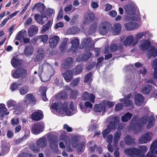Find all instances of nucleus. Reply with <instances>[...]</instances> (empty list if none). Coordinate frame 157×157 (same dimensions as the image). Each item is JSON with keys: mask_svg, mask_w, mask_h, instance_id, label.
Masks as SVG:
<instances>
[{"mask_svg": "<svg viewBox=\"0 0 157 157\" xmlns=\"http://www.w3.org/2000/svg\"><path fill=\"white\" fill-rule=\"evenodd\" d=\"M52 109L56 110L59 112L62 111L67 116H71L77 112V110L74 105L73 101L70 103V108L71 111L70 110L68 107V103L65 102L63 105L61 101L52 103L51 105Z\"/></svg>", "mask_w": 157, "mask_h": 157, "instance_id": "nucleus-1", "label": "nucleus"}, {"mask_svg": "<svg viewBox=\"0 0 157 157\" xmlns=\"http://www.w3.org/2000/svg\"><path fill=\"white\" fill-rule=\"evenodd\" d=\"M147 147L141 145L138 148L132 147L125 149L124 152L131 157H145L144 154L147 151Z\"/></svg>", "mask_w": 157, "mask_h": 157, "instance_id": "nucleus-2", "label": "nucleus"}, {"mask_svg": "<svg viewBox=\"0 0 157 157\" xmlns=\"http://www.w3.org/2000/svg\"><path fill=\"white\" fill-rule=\"evenodd\" d=\"M124 8L127 13L130 15H133L132 16L130 17L128 16V18L130 19V20L136 21L140 18L139 14L137 13L135 14V13L137 9V6L134 4H130L124 6Z\"/></svg>", "mask_w": 157, "mask_h": 157, "instance_id": "nucleus-3", "label": "nucleus"}, {"mask_svg": "<svg viewBox=\"0 0 157 157\" xmlns=\"http://www.w3.org/2000/svg\"><path fill=\"white\" fill-rule=\"evenodd\" d=\"M109 118L111 120V121L107 126V128L102 132L104 138L110 133L111 129H114L117 127V123L120 121L119 118L118 117L111 116L109 117Z\"/></svg>", "mask_w": 157, "mask_h": 157, "instance_id": "nucleus-4", "label": "nucleus"}, {"mask_svg": "<svg viewBox=\"0 0 157 157\" xmlns=\"http://www.w3.org/2000/svg\"><path fill=\"white\" fill-rule=\"evenodd\" d=\"M44 128V124L43 123L34 124L32 128V132L34 134L37 135L42 132Z\"/></svg>", "mask_w": 157, "mask_h": 157, "instance_id": "nucleus-5", "label": "nucleus"}, {"mask_svg": "<svg viewBox=\"0 0 157 157\" xmlns=\"http://www.w3.org/2000/svg\"><path fill=\"white\" fill-rule=\"evenodd\" d=\"M110 26V24L107 22L101 23L98 28L99 33L102 35L107 34L109 31Z\"/></svg>", "mask_w": 157, "mask_h": 157, "instance_id": "nucleus-6", "label": "nucleus"}, {"mask_svg": "<svg viewBox=\"0 0 157 157\" xmlns=\"http://www.w3.org/2000/svg\"><path fill=\"white\" fill-rule=\"evenodd\" d=\"M138 43V40L135 39L134 37L132 35L128 36L124 42V45L125 46H135Z\"/></svg>", "mask_w": 157, "mask_h": 157, "instance_id": "nucleus-7", "label": "nucleus"}, {"mask_svg": "<svg viewBox=\"0 0 157 157\" xmlns=\"http://www.w3.org/2000/svg\"><path fill=\"white\" fill-rule=\"evenodd\" d=\"M152 133L151 132L146 133L140 137L138 140L139 143L143 144L150 141L152 138Z\"/></svg>", "mask_w": 157, "mask_h": 157, "instance_id": "nucleus-8", "label": "nucleus"}, {"mask_svg": "<svg viewBox=\"0 0 157 157\" xmlns=\"http://www.w3.org/2000/svg\"><path fill=\"white\" fill-rule=\"evenodd\" d=\"M36 102L34 97L31 94H27L24 97L23 103L24 105H28L30 103L34 104Z\"/></svg>", "mask_w": 157, "mask_h": 157, "instance_id": "nucleus-9", "label": "nucleus"}, {"mask_svg": "<svg viewBox=\"0 0 157 157\" xmlns=\"http://www.w3.org/2000/svg\"><path fill=\"white\" fill-rule=\"evenodd\" d=\"M60 140L64 142L66 144V146L67 147V149L69 151L72 150V149L70 148V140L68 137H67L65 132H62L60 137Z\"/></svg>", "mask_w": 157, "mask_h": 157, "instance_id": "nucleus-10", "label": "nucleus"}, {"mask_svg": "<svg viewBox=\"0 0 157 157\" xmlns=\"http://www.w3.org/2000/svg\"><path fill=\"white\" fill-rule=\"evenodd\" d=\"M26 73V71L22 68L17 69L15 71L13 74V76L15 78H18L24 77Z\"/></svg>", "mask_w": 157, "mask_h": 157, "instance_id": "nucleus-11", "label": "nucleus"}, {"mask_svg": "<svg viewBox=\"0 0 157 157\" xmlns=\"http://www.w3.org/2000/svg\"><path fill=\"white\" fill-rule=\"evenodd\" d=\"M31 118L35 121H39L43 119V112L40 110L33 113L31 116Z\"/></svg>", "mask_w": 157, "mask_h": 157, "instance_id": "nucleus-12", "label": "nucleus"}, {"mask_svg": "<svg viewBox=\"0 0 157 157\" xmlns=\"http://www.w3.org/2000/svg\"><path fill=\"white\" fill-rule=\"evenodd\" d=\"M59 40V38L57 36H54L50 38L49 41L50 47L51 48L55 47L58 44Z\"/></svg>", "mask_w": 157, "mask_h": 157, "instance_id": "nucleus-13", "label": "nucleus"}, {"mask_svg": "<svg viewBox=\"0 0 157 157\" xmlns=\"http://www.w3.org/2000/svg\"><path fill=\"white\" fill-rule=\"evenodd\" d=\"M157 148V140H155L151 144L150 148V151L146 155V157H157V156L154 155V151Z\"/></svg>", "mask_w": 157, "mask_h": 157, "instance_id": "nucleus-14", "label": "nucleus"}, {"mask_svg": "<svg viewBox=\"0 0 157 157\" xmlns=\"http://www.w3.org/2000/svg\"><path fill=\"white\" fill-rule=\"evenodd\" d=\"M124 26L125 29L128 31L133 30L139 27V25L134 22L126 23L124 24Z\"/></svg>", "mask_w": 157, "mask_h": 157, "instance_id": "nucleus-15", "label": "nucleus"}, {"mask_svg": "<svg viewBox=\"0 0 157 157\" xmlns=\"http://www.w3.org/2000/svg\"><path fill=\"white\" fill-rule=\"evenodd\" d=\"M95 96L92 94H89L86 91L84 92L82 96V98L84 100H89L93 103L94 102Z\"/></svg>", "mask_w": 157, "mask_h": 157, "instance_id": "nucleus-16", "label": "nucleus"}, {"mask_svg": "<svg viewBox=\"0 0 157 157\" xmlns=\"http://www.w3.org/2000/svg\"><path fill=\"white\" fill-rule=\"evenodd\" d=\"M34 18L36 21L40 25H42L45 23L48 20V18L43 15H40L36 14L34 15Z\"/></svg>", "mask_w": 157, "mask_h": 157, "instance_id": "nucleus-17", "label": "nucleus"}, {"mask_svg": "<svg viewBox=\"0 0 157 157\" xmlns=\"http://www.w3.org/2000/svg\"><path fill=\"white\" fill-rule=\"evenodd\" d=\"M47 144L46 138L44 136L42 137L38 140L36 142V145L40 148L44 147Z\"/></svg>", "mask_w": 157, "mask_h": 157, "instance_id": "nucleus-18", "label": "nucleus"}, {"mask_svg": "<svg viewBox=\"0 0 157 157\" xmlns=\"http://www.w3.org/2000/svg\"><path fill=\"white\" fill-rule=\"evenodd\" d=\"M121 29V25L120 23H116L112 27L111 32L114 35H117L120 33Z\"/></svg>", "mask_w": 157, "mask_h": 157, "instance_id": "nucleus-19", "label": "nucleus"}, {"mask_svg": "<svg viewBox=\"0 0 157 157\" xmlns=\"http://www.w3.org/2000/svg\"><path fill=\"white\" fill-rule=\"evenodd\" d=\"M38 31V27L35 25H31L28 30L29 37H32L36 34Z\"/></svg>", "mask_w": 157, "mask_h": 157, "instance_id": "nucleus-20", "label": "nucleus"}, {"mask_svg": "<svg viewBox=\"0 0 157 157\" xmlns=\"http://www.w3.org/2000/svg\"><path fill=\"white\" fill-rule=\"evenodd\" d=\"M91 42V40L90 38L83 39L81 43V48H83L86 46L89 48L92 47L93 46V44L90 43Z\"/></svg>", "mask_w": 157, "mask_h": 157, "instance_id": "nucleus-21", "label": "nucleus"}, {"mask_svg": "<svg viewBox=\"0 0 157 157\" xmlns=\"http://www.w3.org/2000/svg\"><path fill=\"white\" fill-rule=\"evenodd\" d=\"M73 63V59L72 58H68L63 63L61 67L65 69H68L70 68Z\"/></svg>", "mask_w": 157, "mask_h": 157, "instance_id": "nucleus-22", "label": "nucleus"}, {"mask_svg": "<svg viewBox=\"0 0 157 157\" xmlns=\"http://www.w3.org/2000/svg\"><path fill=\"white\" fill-rule=\"evenodd\" d=\"M65 81L67 82H70L73 78V73L71 71H67L63 74Z\"/></svg>", "mask_w": 157, "mask_h": 157, "instance_id": "nucleus-23", "label": "nucleus"}, {"mask_svg": "<svg viewBox=\"0 0 157 157\" xmlns=\"http://www.w3.org/2000/svg\"><path fill=\"white\" fill-rule=\"evenodd\" d=\"M44 53L43 50L41 49H39L37 51L36 57L34 59V62L41 60L44 57Z\"/></svg>", "mask_w": 157, "mask_h": 157, "instance_id": "nucleus-24", "label": "nucleus"}, {"mask_svg": "<svg viewBox=\"0 0 157 157\" xmlns=\"http://www.w3.org/2000/svg\"><path fill=\"white\" fill-rule=\"evenodd\" d=\"M27 35L26 31L25 30H22L17 33L16 36L15 40L20 41L23 40Z\"/></svg>", "mask_w": 157, "mask_h": 157, "instance_id": "nucleus-25", "label": "nucleus"}, {"mask_svg": "<svg viewBox=\"0 0 157 157\" xmlns=\"http://www.w3.org/2000/svg\"><path fill=\"white\" fill-rule=\"evenodd\" d=\"M150 45V41L146 40H144L142 42L140 47L141 49L145 51L149 48Z\"/></svg>", "mask_w": 157, "mask_h": 157, "instance_id": "nucleus-26", "label": "nucleus"}, {"mask_svg": "<svg viewBox=\"0 0 157 157\" xmlns=\"http://www.w3.org/2000/svg\"><path fill=\"white\" fill-rule=\"evenodd\" d=\"M131 95V94H129L127 97L124 98V99H120V101H124V106H131L132 104V101L129 99V98H130Z\"/></svg>", "mask_w": 157, "mask_h": 157, "instance_id": "nucleus-27", "label": "nucleus"}, {"mask_svg": "<svg viewBox=\"0 0 157 157\" xmlns=\"http://www.w3.org/2000/svg\"><path fill=\"white\" fill-rule=\"evenodd\" d=\"M34 50L32 46H27L25 47L23 54L27 56H31L33 55Z\"/></svg>", "mask_w": 157, "mask_h": 157, "instance_id": "nucleus-28", "label": "nucleus"}, {"mask_svg": "<svg viewBox=\"0 0 157 157\" xmlns=\"http://www.w3.org/2000/svg\"><path fill=\"white\" fill-rule=\"evenodd\" d=\"M71 43L72 44L71 50L74 52H75L78 48L79 41L78 39L76 38L72 40Z\"/></svg>", "mask_w": 157, "mask_h": 157, "instance_id": "nucleus-29", "label": "nucleus"}, {"mask_svg": "<svg viewBox=\"0 0 157 157\" xmlns=\"http://www.w3.org/2000/svg\"><path fill=\"white\" fill-rule=\"evenodd\" d=\"M134 99L135 104L139 106L143 101V97L142 95L138 94L135 95Z\"/></svg>", "mask_w": 157, "mask_h": 157, "instance_id": "nucleus-30", "label": "nucleus"}, {"mask_svg": "<svg viewBox=\"0 0 157 157\" xmlns=\"http://www.w3.org/2000/svg\"><path fill=\"white\" fill-rule=\"evenodd\" d=\"M9 112H7V109L5 107V105L3 104H0V114L2 117H4L5 115H7Z\"/></svg>", "mask_w": 157, "mask_h": 157, "instance_id": "nucleus-31", "label": "nucleus"}, {"mask_svg": "<svg viewBox=\"0 0 157 157\" xmlns=\"http://www.w3.org/2000/svg\"><path fill=\"white\" fill-rule=\"evenodd\" d=\"M44 7L45 6L43 4L37 3L33 7L32 10L34 11L35 9H36L37 11H39L40 12H41L43 10Z\"/></svg>", "mask_w": 157, "mask_h": 157, "instance_id": "nucleus-32", "label": "nucleus"}, {"mask_svg": "<svg viewBox=\"0 0 157 157\" xmlns=\"http://www.w3.org/2000/svg\"><path fill=\"white\" fill-rule=\"evenodd\" d=\"M47 89V87L45 86L41 87L40 88V91L41 93L42 99L45 101L48 100V99L46 97V92Z\"/></svg>", "mask_w": 157, "mask_h": 157, "instance_id": "nucleus-33", "label": "nucleus"}, {"mask_svg": "<svg viewBox=\"0 0 157 157\" xmlns=\"http://www.w3.org/2000/svg\"><path fill=\"white\" fill-rule=\"evenodd\" d=\"M94 14L93 13H90L85 15V22L89 24L94 20Z\"/></svg>", "mask_w": 157, "mask_h": 157, "instance_id": "nucleus-34", "label": "nucleus"}, {"mask_svg": "<svg viewBox=\"0 0 157 157\" xmlns=\"http://www.w3.org/2000/svg\"><path fill=\"white\" fill-rule=\"evenodd\" d=\"M148 58H150L152 56L155 57L157 56L156 49L154 46L151 47L147 53Z\"/></svg>", "mask_w": 157, "mask_h": 157, "instance_id": "nucleus-35", "label": "nucleus"}, {"mask_svg": "<svg viewBox=\"0 0 157 157\" xmlns=\"http://www.w3.org/2000/svg\"><path fill=\"white\" fill-rule=\"evenodd\" d=\"M7 105L8 108L12 107V109H17V108L16 102L12 100L8 101L7 102Z\"/></svg>", "mask_w": 157, "mask_h": 157, "instance_id": "nucleus-36", "label": "nucleus"}, {"mask_svg": "<svg viewBox=\"0 0 157 157\" xmlns=\"http://www.w3.org/2000/svg\"><path fill=\"white\" fill-rule=\"evenodd\" d=\"M80 139V136H74L72 138L71 144L73 147H75L78 145Z\"/></svg>", "mask_w": 157, "mask_h": 157, "instance_id": "nucleus-37", "label": "nucleus"}, {"mask_svg": "<svg viewBox=\"0 0 157 157\" xmlns=\"http://www.w3.org/2000/svg\"><path fill=\"white\" fill-rule=\"evenodd\" d=\"M104 109V111L105 109V108L103 105V104H96L95 105L94 108V111L97 112H100Z\"/></svg>", "mask_w": 157, "mask_h": 157, "instance_id": "nucleus-38", "label": "nucleus"}, {"mask_svg": "<svg viewBox=\"0 0 157 157\" xmlns=\"http://www.w3.org/2000/svg\"><path fill=\"white\" fill-rule=\"evenodd\" d=\"M121 135V132L119 131H117L114 134L113 143L115 144V146L120 139Z\"/></svg>", "mask_w": 157, "mask_h": 157, "instance_id": "nucleus-39", "label": "nucleus"}, {"mask_svg": "<svg viewBox=\"0 0 157 157\" xmlns=\"http://www.w3.org/2000/svg\"><path fill=\"white\" fill-rule=\"evenodd\" d=\"M152 89V86L150 85H144L143 86L142 91L143 93L148 94Z\"/></svg>", "mask_w": 157, "mask_h": 157, "instance_id": "nucleus-40", "label": "nucleus"}, {"mask_svg": "<svg viewBox=\"0 0 157 157\" xmlns=\"http://www.w3.org/2000/svg\"><path fill=\"white\" fill-rule=\"evenodd\" d=\"M79 31V29L76 27L71 28L68 29L67 32L66 33L67 34H74L78 32Z\"/></svg>", "mask_w": 157, "mask_h": 157, "instance_id": "nucleus-41", "label": "nucleus"}, {"mask_svg": "<svg viewBox=\"0 0 157 157\" xmlns=\"http://www.w3.org/2000/svg\"><path fill=\"white\" fill-rule=\"evenodd\" d=\"M132 116V114L128 112L121 117L122 121L124 122H127L130 119Z\"/></svg>", "mask_w": 157, "mask_h": 157, "instance_id": "nucleus-42", "label": "nucleus"}, {"mask_svg": "<svg viewBox=\"0 0 157 157\" xmlns=\"http://www.w3.org/2000/svg\"><path fill=\"white\" fill-rule=\"evenodd\" d=\"M124 140L126 144L128 145L133 143L134 141V139L129 135H128L124 137Z\"/></svg>", "mask_w": 157, "mask_h": 157, "instance_id": "nucleus-43", "label": "nucleus"}, {"mask_svg": "<svg viewBox=\"0 0 157 157\" xmlns=\"http://www.w3.org/2000/svg\"><path fill=\"white\" fill-rule=\"evenodd\" d=\"M29 88L28 86H24L19 89L20 94L21 95H24L27 93L29 91Z\"/></svg>", "mask_w": 157, "mask_h": 157, "instance_id": "nucleus-44", "label": "nucleus"}, {"mask_svg": "<svg viewBox=\"0 0 157 157\" xmlns=\"http://www.w3.org/2000/svg\"><path fill=\"white\" fill-rule=\"evenodd\" d=\"M102 104L105 107H111L115 104L114 101H110L107 100H104L102 101Z\"/></svg>", "mask_w": 157, "mask_h": 157, "instance_id": "nucleus-45", "label": "nucleus"}, {"mask_svg": "<svg viewBox=\"0 0 157 157\" xmlns=\"http://www.w3.org/2000/svg\"><path fill=\"white\" fill-rule=\"evenodd\" d=\"M20 61L16 59L15 57H13L11 59V63L14 67H16L20 64Z\"/></svg>", "mask_w": 157, "mask_h": 157, "instance_id": "nucleus-46", "label": "nucleus"}, {"mask_svg": "<svg viewBox=\"0 0 157 157\" xmlns=\"http://www.w3.org/2000/svg\"><path fill=\"white\" fill-rule=\"evenodd\" d=\"M155 121V119L152 116H151L149 118L148 123L147 125V128H151L152 126Z\"/></svg>", "mask_w": 157, "mask_h": 157, "instance_id": "nucleus-47", "label": "nucleus"}, {"mask_svg": "<svg viewBox=\"0 0 157 157\" xmlns=\"http://www.w3.org/2000/svg\"><path fill=\"white\" fill-rule=\"evenodd\" d=\"M30 147L31 149L34 152L37 153L39 152L40 150V148L39 147L35 146L34 144L32 143L30 145Z\"/></svg>", "mask_w": 157, "mask_h": 157, "instance_id": "nucleus-48", "label": "nucleus"}, {"mask_svg": "<svg viewBox=\"0 0 157 157\" xmlns=\"http://www.w3.org/2000/svg\"><path fill=\"white\" fill-rule=\"evenodd\" d=\"M50 21H48L45 25H43L42 27V33H44L48 30L49 29L50 26Z\"/></svg>", "mask_w": 157, "mask_h": 157, "instance_id": "nucleus-49", "label": "nucleus"}, {"mask_svg": "<svg viewBox=\"0 0 157 157\" xmlns=\"http://www.w3.org/2000/svg\"><path fill=\"white\" fill-rule=\"evenodd\" d=\"M90 52H87L82 55L81 56V60L82 61L86 60L90 57Z\"/></svg>", "mask_w": 157, "mask_h": 157, "instance_id": "nucleus-50", "label": "nucleus"}, {"mask_svg": "<svg viewBox=\"0 0 157 157\" xmlns=\"http://www.w3.org/2000/svg\"><path fill=\"white\" fill-rule=\"evenodd\" d=\"M82 70V68L81 65L77 66L74 69L73 72L75 74L80 73Z\"/></svg>", "mask_w": 157, "mask_h": 157, "instance_id": "nucleus-51", "label": "nucleus"}, {"mask_svg": "<svg viewBox=\"0 0 157 157\" xmlns=\"http://www.w3.org/2000/svg\"><path fill=\"white\" fill-rule=\"evenodd\" d=\"M92 76V72H90L86 76L85 78L84 82L87 83L90 82L92 80L91 77Z\"/></svg>", "mask_w": 157, "mask_h": 157, "instance_id": "nucleus-52", "label": "nucleus"}, {"mask_svg": "<svg viewBox=\"0 0 157 157\" xmlns=\"http://www.w3.org/2000/svg\"><path fill=\"white\" fill-rule=\"evenodd\" d=\"M57 96V98L59 99H64L67 97V95L64 91L60 92Z\"/></svg>", "mask_w": 157, "mask_h": 157, "instance_id": "nucleus-53", "label": "nucleus"}, {"mask_svg": "<svg viewBox=\"0 0 157 157\" xmlns=\"http://www.w3.org/2000/svg\"><path fill=\"white\" fill-rule=\"evenodd\" d=\"M80 80V78H76L70 83L71 86L73 87H75L77 85Z\"/></svg>", "mask_w": 157, "mask_h": 157, "instance_id": "nucleus-54", "label": "nucleus"}, {"mask_svg": "<svg viewBox=\"0 0 157 157\" xmlns=\"http://www.w3.org/2000/svg\"><path fill=\"white\" fill-rule=\"evenodd\" d=\"M78 94V91L76 90H71L70 92L71 96L72 99H76Z\"/></svg>", "mask_w": 157, "mask_h": 157, "instance_id": "nucleus-55", "label": "nucleus"}, {"mask_svg": "<svg viewBox=\"0 0 157 157\" xmlns=\"http://www.w3.org/2000/svg\"><path fill=\"white\" fill-rule=\"evenodd\" d=\"M85 146V144L82 142L78 144L77 146V151L78 152H82Z\"/></svg>", "mask_w": 157, "mask_h": 157, "instance_id": "nucleus-56", "label": "nucleus"}, {"mask_svg": "<svg viewBox=\"0 0 157 157\" xmlns=\"http://www.w3.org/2000/svg\"><path fill=\"white\" fill-rule=\"evenodd\" d=\"M40 39L41 41L44 43H45L47 41L48 36L47 35H41L40 37Z\"/></svg>", "mask_w": 157, "mask_h": 157, "instance_id": "nucleus-57", "label": "nucleus"}, {"mask_svg": "<svg viewBox=\"0 0 157 157\" xmlns=\"http://www.w3.org/2000/svg\"><path fill=\"white\" fill-rule=\"evenodd\" d=\"M85 106L86 108V110L88 111H90L93 106L92 104L89 101H86L85 103Z\"/></svg>", "mask_w": 157, "mask_h": 157, "instance_id": "nucleus-58", "label": "nucleus"}, {"mask_svg": "<svg viewBox=\"0 0 157 157\" xmlns=\"http://www.w3.org/2000/svg\"><path fill=\"white\" fill-rule=\"evenodd\" d=\"M9 147L6 145H2V152L4 154L7 153L9 151Z\"/></svg>", "mask_w": 157, "mask_h": 157, "instance_id": "nucleus-59", "label": "nucleus"}, {"mask_svg": "<svg viewBox=\"0 0 157 157\" xmlns=\"http://www.w3.org/2000/svg\"><path fill=\"white\" fill-rule=\"evenodd\" d=\"M147 33V32H145L144 33H138L136 35V38L135 39H136L138 41V39L142 38Z\"/></svg>", "mask_w": 157, "mask_h": 157, "instance_id": "nucleus-60", "label": "nucleus"}, {"mask_svg": "<svg viewBox=\"0 0 157 157\" xmlns=\"http://www.w3.org/2000/svg\"><path fill=\"white\" fill-rule=\"evenodd\" d=\"M123 107V104L122 103H120L116 105L115 110L116 111H119L121 110Z\"/></svg>", "mask_w": 157, "mask_h": 157, "instance_id": "nucleus-61", "label": "nucleus"}, {"mask_svg": "<svg viewBox=\"0 0 157 157\" xmlns=\"http://www.w3.org/2000/svg\"><path fill=\"white\" fill-rule=\"evenodd\" d=\"M118 48L117 44H113L111 45L110 47V50L112 52H114L116 51Z\"/></svg>", "mask_w": 157, "mask_h": 157, "instance_id": "nucleus-62", "label": "nucleus"}, {"mask_svg": "<svg viewBox=\"0 0 157 157\" xmlns=\"http://www.w3.org/2000/svg\"><path fill=\"white\" fill-rule=\"evenodd\" d=\"M20 85L19 84H17L16 83H14L12 85L10 89L12 91H14L17 89V86Z\"/></svg>", "mask_w": 157, "mask_h": 157, "instance_id": "nucleus-63", "label": "nucleus"}, {"mask_svg": "<svg viewBox=\"0 0 157 157\" xmlns=\"http://www.w3.org/2000/svg\"><path fill=\"white\" fill-rule=\"evenodd\" d=\"M113 136L111 134L109 135L107 137V142L109 144H111L113 141Z\"/></svg>", "mask_w": 157, "mask_h": 157, "instance_id": "nucleus-64", "label": "nucleus"}]
</instances>
